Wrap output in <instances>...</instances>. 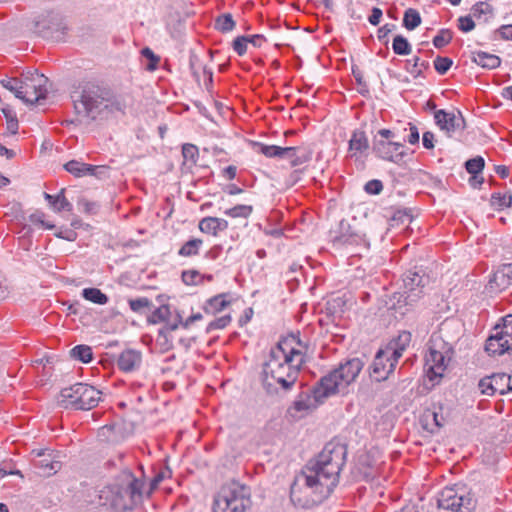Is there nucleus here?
I'll use <instances>...</instances> for the list:
<instances>
[{"instance_id":"1","label":"nucleus","mask_w":512,"mask_h":512,"mask_svg":"<svg viewBox=\"0 0 512 512\" xmlns=\"http://www.w3.org/2000/svg\"><path fill=\"white\" fill-rule=\"evenodd\" d=\"M347 448L329 442L315 459L296 475L290 487V500L295 507L310 509L327 499L339 482L346 462Z\"/></svg>"},{"instance_id":"14","label":"nucleus","mask_w":512,"mask_h":512,"mask_svg":"<svg viewBox=\"0 0 512 512\" xmlns=\"http://www.w3.org/2000/svg\"><path fill=\"white\" fill-rule=\"evenodd\" d=\"M474 508L475 500L466 485L450 487V512H472Z\"/></svg>"},{"instance_id":"59","label":"nucleus","mask_w":512,"mask_h":512,"mask_svg":"<svg viewBox=\"0 0 512 512\" xmlns=\"http://www.w3.org/2000/svg\"><path fill=\"white\" fill-rule=\"evenodd\" d=\"M434 120L442 130L448 129V112L445 109L435 110Z\"/></svg>"},{"instance_id":"22","label":"nucleus","mask_w":512,"mask_h":512,"mask_svg":"<svg viewBox=\"0 0 512 512\" xmlns=\"http://www.w3.org/2000/svg\"><path fill=\"white\" fill-rule=\"evenodd\" d=\"M289 152H284L283 159L290 161L291 167H297L312 159V151L305 147H285Z\"/></svg>"},{"instance_id":"53","label":"nucleus","mask_w":512,"mask_h":512,"mask_svg":"<svg viewBox=\"0 0 512 512\" xmlns=\"http://www.w3.org/2000/svg\"><path fill=\"white\" fill-rule=\"evenodd\" d=\"M396 29V25L392 23H387L380 27L377 32L378 40L383 43L384 45H387L389 42L388 35Z\"/></svg>"},{"instance_id":"40","label":"nucleus","mask_w":512,"mask_h":512,"mask_svg":"<svg viewBox=\"0 0 512 512\" xmlns=\"http://www.w3.org/2000/svg\"><path fill=\"white\" fill-rule=\"evenodd\" d=\"M236 26L235 21L232 18V15L229 13L222 14L216 18L215 28L222 32L227 33L232 31Z\"/></svg>"},{"instance_id":"43","label":"nucleus","mask_w":512,"mask_h":512,"mask_svg":"<svg viewBox=\"0 0 512 512\" xmlns=\"http://www.w3.org/2000/svg\"><path fill=\"white\" fill-rule=\"evenodd\" d=\"M141 55L142 57L148 60V63L146 64L147 71L153 72L158 68L160 63V57L156 55L152 51V49H150L149 47H144L141 50Z\"/></svg>"},{"instance_id":"38","label":"nucleus","mask_w":512,"mask_h":512,"mask_svg":"<svg viewBox=\"0 0 512 512\" xmlns=\"http://www.w3.org/2000/svg\"><path fill=\"white\" fill-rule=\"evenodd\" d=\"M393 52L396 55L406 56L411 54L412 47L409 41L402 35H397L393 39L392 43Z\"/></svg>"},{"instance_id":"21","label":"nucleus","mask_w":512,"mask_h":512,"mask_svg":"<svg viewBox=\"0 0 512 512\" xmlns=\"http://www.w3.org/2000/svg\"><path fill=\"white\" fill-rule=\"evenodd\" d=\"M443 405L434 404L431 409H427L423 415V421L425 422V428L433 425L430 429L432 433L440 428L444 427L447 421V414L445 413Z\"/></svg>"},{"instance_id":"63","label":"nucleus","mask_w":512,"mask_h":512,"mask_svg":"<svg viewBox=\"0 0 512 512\" xmlns=\"http://www.w3.org/2000/svg\"><path fill=\"white\" fill-rule=\"evenodd\" d=\"M223 251V247L220 244H216L212 246L206 253L204 254V258L215 261L217 260Z\"/></svg>"},{"instance_id":"20","label":"nucleus","mask_w":512,"mask_h":512,"mask_svg":"<svg viewBox=\"0 0 512 512\" xmlns=\"http://www.w3.org/2000/svg\"><path fill=\"white\" fill-rule=\"evenodd\" d=\"M142 365V353L135 349L122 351L117 359L118 368L126 373L138 370Z\"/></svg>"},{"instance_id":"50","label":"nucleus","mask_w":512,"mask_h":512,"mask_svg":"<svg viewBox=\"0 0 512 512\" xmlns=\"http://www.w3.org/2000/svg\"><path fill=\"white\" fill-rule=\"evenodd\" d=\"M65 189H61L58 193L57 203L54 206L55 212H61V211H72L73 205L67 200L65 197Z\"/></svg>"},{"instance_id":"35","label":"nucleus","mask_w":512,"mask_h":512,"mask_svg":"<svg viewBox=\"0 0 512 512\" xmlns=\"http://www.w3.org/2000/svg\"><path fill=\"white\" fill-rule=\"evenodd\" d=\"M72 358L79 360L83 363H89L93 359L92 348L88 345H76L70 351Z\"/></svg>"},{"instance_id":"16","label":"nucleus","mask_w":512,"mask_h":512,"mask_svg":"<svg viewBox=\"0 0 512 512\" xmlns=\"http://www.w3.org/2000/svg\"><path fill=\"white\" fill-rule=\"evenodd\" d=\"M388 355L383 348L379 349L370 366V374L377 382L387 380L398 364V362H392V358Z\"/></svg>"},{"instance_id":"33","label":"nucleus","mask_w":512,"mask_h":512,"mask_svg":"<svg viewBox=\"0 0 512 512\" xmlns=\"http://www.w3.org/2000/svg\"><path fill=\"white\" fill-rule=\"evenodd\" d=\"M493 381V389L495 393H499L501 395L511 391L510 375L506 373H495L491 375Z\"/></svg>"},{"instance_id":"2","label":"nucleus","mask_w":512,"mask_h":512,"mask_svg":"<svg viewBox=\"0 0 512 512\" xmlns=\"http://www.w3.org/2000/svg\"><path fill=\"white\" fill-rule=\"evenodd\" d=\"M304 364V351L282 344L272 347L262 364L261 384L269 396H282L294 387L300 368Z\"/></svg>"},{"instance_id":"54","label":"nucleus","mask_w":512,"mask_h":512,"mask_svg":"<svg viewBox=\"0 0 512 512\" xmlns=\"http://www.w3.org/2000/svg\"><path fill=\"white\" fill-rule=\"evenodd\" d=\"M383 190V183L378 179L369 180L364 185V191L370 195H378Z\"/></svg>"},{"instance_id":"56","label":"nucleus","mask_w":512,"mask_h":512,"mask_svg":"<svg viewBox=\"0 0 512 512\" xmlns=\"http://www.w3.org/2000/svg\"><path fill=\"white\" fill-rule=\"evenodd\" d=\"M1 84L4 88L17 95H21L20 80L16 78L2 79Z\"/></svg>"},{"instance_id":"31","label":"nucleus","mask_w":512,"mask_h":512,"mask_svg":"<svg viewBox=\"0 0 512 512\" xmlns=\"http://www.w3.org/2000/svg\"><path fill=\"white\" fill-rule=\"evenodd\" d=\"M64 169L75 177L87 176L89 171L94 170L91 164H87L78 160H70L64 164Z\"/></svg>"},{"instance_id":"7","label":"nucleus","mask_w":512,"mask_h":512,"mask_svg":"<svg viewBox=\"0 0 512 512\" xmlns=\"http://www.w3.org/2000/svg\"><path fill=\"white\" fill-rule=\"evenodd\" d=\"M448 343L443 336V329L433 332L429 341V353L425 357V371L429 381L437 384L444 377L447 365Z\"/></svg>"},{"instance_id":"45","label":"nucleus","mask_w":512,"mask_h":512,"mask_svg":"<svg viewBox=\"0 0 512 512\" xmlns=\"http://www.w3.org/2000/svg\"><path fill=\"white\" fill-rule=\"evenodd\" d=\"M153 306L151 300L147 297H139L129 300V307L135 313H143L144 309H150Z\"/></svg>"},{"instance_id":"39","label":"nucleus","mask_w":512,"mask_h":512,"mask_svg":"<svg viewBox=\"0 0 512 512\" xmlns=\"http://www.w3.org/2000/svg\"><path fill=\"white\" fill-rule=\"evenodd\" d=\"M421 24L420 13L413 8H409L404 12L403 26L407 30H414Z\"/></svg>"},{"instance_id":"15","label":"nucleus","mask_w":512,"mask_h":512,"mask_svg":"<svg viewBox=\"0 0 512 512\" xmlns=\"http://www.w3.org/2000/svg\"><path fill=\"white\" fill-rule=\"evenodd\" d=\"M402 148L403 144L394 140L373 141L372 143V150L376 157L395 164H400L406 155Z\"/></svg>"},{"instance_id":"3","label":"nucleus","mask_w":512,"mask_h":512,"mask_svg":"<svg viewBox=\"0 0 512 512\" xmlns=\"http://www.w3.org/2000/svg\"><path fill=\"white\" fill-rule=\"evenodd\" d=\"M145 481L130 470L122 471L114 481L100 492L102 504L114 512H127L143 502Z\"/></svg>"},{"instance_id":"23","label":"nucleus","mask_w":512,"mask_h":512,"mask_svg":"<svg viewBox=\"0 0 512 512\" xmlns=\"http://www.w3.org/2000/svg\"><path fill=\"white\" fill-rule=\"evenodd\" d=\"M320 402L317 401L313 394V389L310 394H300L296 400L293 402L292 406L289 408V413L293 417H298L296 413H306L311 409L315 408L317 404Z\"/></svg>"},{"instance_id":"13","label":"nucleus","mask_w":512,"mask_h":512,"mask_svg":"<svg viewBox=\"0 0 512 512\" xmlns=\"http://www.w3.org/2000/svg\"><path fill=\"white\" fill-rule=\"evenodd\" d=\"M331 242L334 248L344 246L369 247V241L366 239L365 234L352 229L350 224L344 219L339 222L338 229L332 232Z\"/></svg>"},{"instance_id":"11","label":"nucleus","mask_w":512,"mask_h":512,"mask_svg":"<svg viewBox=\"0 0 512 512\" xmlns=\"http://www.w3.org/2000/svg\"><path fill=\"white\" fill-rule=\"evenodd\" d=\"M67 31L63 17L56 13L41 15L34 21V32L44 39L62 41Z\"/></svg>"},{"instance_id":"41","label":"nucleus","mask_w":512,"mask_h":512,"mask_svg":"<svg viewBox=\"0 0 512 512\" xmlns=\"http://www.w3.org/2000/svg\"><path fill=\"white\" fill-rule=\"evenodd\" d=\"M428 66L429 64L427 61H421L417 56L406 61V70L414 77L420 76L422 71L428 68Z\"/></svg>"},{"instance_id":"8","label":"nucleus","mask_w":512,"mask_h":512,"mask_svg":"<svg viewBox=\"0 0 512 512\" xmlns=\"http://www.w3.org/2000/svg\"><path fill=\"white\" fill-rule=\"evenodd\" d=\"M249 502V490L246 486L233 483L223 488L216 497L213 512H245Z\"/></svg>"},{"instance_id":"46","label":"nucleus","mask_w":512,"mask_h":512,"mask_svg":"<svg viewBox=\"0 0 512 512\" xmlns=\"http://www.w3.org/2000/svg\"><path fill=\"white\" fill-rule=\"evenodd\" d=\"M182 155L186 161H189L191 164H196L199 157V150L194 144H184L182 146Z\"/></svg>"},{"instance_id":"6","label":"nucleus","mask_w":512,"mask_h":512,"mask_svg":"<svg viewBox=\"0 0 512 512\" xmlns=\"http://www.w3.org/2000/svg\"><path fill=\"white\" fill-rule=\"evenodd\" d=\"M102 392L86 383H75L60 392V404L66 409L90 410L98 405Z\"/></svg>"},{"instance_id":"37","label":"nucleus","mask_w":512,"mask_h":512,"mask_svg":"<svg viewBox=\"0 0 512 512\" xmlns=\"http://www.w3.org/2000/svg\"><path fill=\"white\" fill-rule=\"evenodd\" d=\"M170 315V307L168 305H162L151 311V314L147 317V321L151 324L166 322L170 318Z\"/></svg>"},{"instance_id":"30","label":"nucleus","mask_w":512,"mask_h":512,"mask_svg":"<svg viewBox=\"0 0 512 512\" xmlns=\"http://www.w3.org/2000/svg\"><path fill=\"white\" fill-rule=\"evenodd\" d=\"M203 245V240L200 238H191L187 240L178 250V255L181 257H194L199 255L200 249Z\"/></svg>"},{"instance_id":"52","label":"nucleus","mask_w":512,"mask_h":512,"mask_svg":"<svg viewBox=\"0 0 512 512\" xmlns=\"http://www.w3.org/2000/svg\"><path fill=\"white\" fill-rule=\"evenodd\" d=\"M448 486L443 487L435 496V503L437 510H448Z\"/></svg>"},{"instance_id":"51","label":"nucleus","mask_w":512,"mask_h":512,"mask_svg":"<svg viewBox=\"0 0 512 512\" xmlns=\"http://www.w3.org/2000/svg\"><path fill=\"white\" fill-rule=\"evenodd\" d=\"M512 196L511 195H501L500 193H495L491 197V204L494 207L499 209L504 207L511 206Z\"/></svg>"},{"instance_id":"42","label":"nucleus","mask_w":512,"mask_h":512,"mask_svg":"<svg viewBox=\"0 0 512 512\" xmlns=\"http://www.w3.org/2000/svg\"><path fill=\"white\" fill-rule=\"evenodd\" d=\"M182 282L187 286L201 285V273L195 269L184 270L181 273Z\"/></svg>"},{"instance_id":"4","label":"nucleus","mask_w":512,"mask_h":512,"mask_svg":"<svg viewBox=\"0 0 512 512\" xmlns=\"http://www.w3.org/2000/svg\"><path fill=\"white\" fill-rule=\"evenodd\" d=\"M81 105L85 115L95 120L103 112L124 113L128 104L124 96L116 95L106 85L98 82H86L82 86L80 100L75 101V108Z\"/></svg>"},{"instance_id":"36","label":"nucleus","mask_w":512,"mask_h":512,"mask_svg":"<svg viewBox=\"0 0 512 512\" xmlns=\"http://www.w3.org/2000/svg\"><path fill=\"white\" fill-rule=\"evenodd\" d=\"M466 128L465 119L459 109H453L450 111V134L458 133L461 134Z\"/></svg>"},{"instance_id":"26","label":"nucleus","mask_w":512,"mask_h":512,"mask_svg":"<svg viewBox=\"0 0 512 512\" xmlns=\"http://www.w3.org/2000/svg\"><path fill=\"white\" fill-rule=\"evenodd\" d=\"M226 297L227 294L221 293L209 298L203 306L204 312L208 315H215L223 311L230 304Z\"/></svg>"},{"instance_id":"25","label":"nucleus","mask_w":512,"mask_h":512,"mask_svg":"<svg viewBox=\"0 0 512 512\" xmlns=\"http://www.w3.org/2000/svg\"><path fill=\"white\" fill-rule=\"evenodd\" d=\"M250 145L256 153L262 154L267 158L283 159L284 152H289L285 147L268 145L258 141H251Z\"/></svg>"},{"instance_id":"32","label":"nucleus","mask_w":512,"mask_h":512,"mask_svg":"<svg viewBox=\"0 0 512 512\" xmlns=\"http://www.w3.org/2000/svg\"><path fill=\"white\" fill-rule=\"evenodd\" d=\"M81 295L85 300L98 305H105L109 301V297L105 293L94 287L84 288Z\"/></svg>"},{"instance_id":"18","label":"nucleus","mask_w":512,"mask_h":512,"mask_svg":"<svg viewBox=\"0 0 512 512\" xmlns=\"http://www.w3.org/2000/svg\"><path fill=\"white\" fill-rule=\"evenodd\" d=\"M512 285V263L501 265L489 279L486 291L495 295L505 291Z\"/></svg>"},{"instance_id":"12","label":"nucleus","mask_w":512,"mask_h":512,"mask_svg":"<svg viewBox=\"0 0 512 512\" xmlns=\"http://www.w3.org/2000/svg\"><path fill=\"white\" fill-rule=\"evenodd\" d=\"M369 141L365 131L356 129L348 141L346 158L353 161L357 170H364L368 156Z\"/></svg>"},{"instance_id":"34","label":"nucleus","mask_w":512,"mask_h":512,"mask_svg":"<svg viewBox=\"0 0 512 512\" xmlns=\"http://www.w3.org/2000/svg\"><path fill=\"white\" fill-rule=\"evenodd\" d=\"M472 15L479 21V23H486L493 16V8L486 2H479L473 6Z\"/></svg>"},{"instance_id":"47","label":"nucleus","mask_w":512,"mask_h":512,"mask_svg":"<svg viewBox=\"0 0 512 512\" xmlns=\"http://www.w3.org/2000/svg\"><path fill=\"white\" fill-rule=\"evenodd\" d=\"M230 322H231L230 315H223L219 318H216L207 325L206 333H210L214 330L224 329L225 327H227L230 324Z\"/></svg>"},{"instance_id":"28","label":"nucleus","mask_w":512,"mask_h":512,"mask_svg":"<svg viewBox=\"0 0 512 512\" xmlns=\"http://www.w3.org/2000/svg\"><path fill=\"white\" fill-rule=\"evenodd\" d=\"M37 455L40 459L35 461V466L42 470L44 474H55L61 468V463L53 460L50 455H45L42 452H39Z\"/></svg>"},{"instance_id":"58","label":"nucleus","mask_w":512,"mask_h":512,"mask_svg":"<svg viewBox=\"0 0 512 512\" xmlns=\"http://www.w3.org/2000/svg\"><path fill=\"white\" fill-rule=\"evenodd\" d=\"M114 425H105L101 427L98 431V438L101 441L105 442H113L115 440L114 434Z\"/></svg>"},{"instance_id":"64","label":"nucleus","mask_w":512,"mask_h":512,"mask_svg":"<svg viewBox=\"0 0 512 512\" xmlns=\"http://www.w3.org/2000/svg\"><path fill=\"white\" fill-rule=\"evenodd\" d=\"M434 67L439 74L448 72V57H438L434 61Z\"/></svg>"},{"instance_id":"49","label":"nucleus","mask_w":512,"mask_h":512,"mask_svg":"<svg viewBox=\"0 0 512 512\" xmlns=\"http://www.w3.org/2000/svg\"><path fill=\"white\" fill-rule=\"evenodd\" d=\"M391 221L397 224L411 223V211L407 209H397L391 216Z\"/></svg>"},{"instance_id":"5","label":"nucleus","mask_w":512,"mask_h":512,"mask_svg":"<svg viewBox=\"0 0 512 512\" xmlns=\"http://www.w3.org/2000/svg\"><path fill=\"white\" fill-rule=\"evenodd\" d=\"M363 367L364 362L360 358H351L340 362L336 368L322 376L315 384L313 387L315 399L323 402L341 389H345L356 380Z\"/></svg>"},{"instance_id":"19","label":"nucleus","mask_w":512,"mask_h":512,"mask_svg":"<svg viewBox=\"0 0 512 512\" xmlns=\"http://www.w3.org/2000/svg\"><path fill=\"white\" fill-rule=\"evenodd\" d=\"M412 340V335L409 331H401L399 334L392 338L387 345L383 348L389 357L392 358V362H399L403 352L409 347Z\"/></svg>"},{"instance_id":"48","label":"nucleus","mask_w":512,"mask_h":512,"mask_svg":"<svg viewBox=\"0 0 512 512\" xmlns=\"http://www.w3.org/2000/svg\"><path fill=\"white\" fill-rule=\"evenodd\" d=\"M286 347L287 350H290L291 347H294L296 349H301L304 351V356L306 355L307 347L304 345L300 339L299 334H292L290 335L283 343H281Z\"/></svg>"},{"instance_id":"61","label":"nucleus","mask_w":512,"mask_h":512,"mask_svg":"<svg viewBox=\"0 0 512 512\" xmlns=\"http://www.w3.org/2000/svg\"><path fill=\"white\" fill-rule=\"evenodd\" d=\"M396 137L395 132H393L390 129H380L377 134L375 135L373 141H391L394 140Z\"/></svg>"},{"instance_id":"9","label":"nucleus","mask_w":512,"mask_h":512,"mask_svg":"<svg viewBox=\"0 0 512 512\" xmlns=\"http://www.w3.org/2000/svg\"><path fill=\"white\" fill-rule=\"evenodd\" d=\"M48 78L37 71H28L20 79L21 95L17 98L26 104H35L46 98Z\"/></svg>"},{"instance_id":"44","label":"nucleus","mask_w":512,"mask_h":512,"mask_svg":"<svg viewBox=\"0 0 512 512\" xmlns=\"http://www.w3.org/2000/svg\"><path fill=\"white\" fill-rule=\"evenodd\" d=\"M253 211V207L250 205H236L230 209H227L224 213L232 218H248Z\"/></svg>"},{"instance_id":"55","label":"nucleus","mask_w":512,"mask_h":512,"mask_svg":"<svg viewBox=\"0 0 512 512\" xmlns=\"http://www.w3.org/2000/svg\"><path fill=\"white\" fill-rule=\"evenodd\" d=\"M478 387L481 391V394H483V395L492 396L495 394L491 376H486V377L482 378L479 381Z\"/></svg>"},{"instance_id":"60","label":"nucleus","mask_w":512,"mask_h":512,"mask_svg":"<svg viewBox=\"0 0 512 512\" xmlns=\"http://www.w3.org/2000/svg\"><path fill=\"white\" fill-rule=\"evenodd\" d=\"M157 341L166 350L172 349L173 347L172 340L169 337V332H167L165 329H159Z\"/></svg>"},{"instance_id":"27","label":"nucleus","mask_w":512,"mask_h":512,"mask_svg":"<svg viewBox=\"0 0 512 512\" xmlns=\"http://www.w3.org/2000/svg\"><path fill=\"white\" fill-rule=\"evenodd\" d=\"M473 61L486 69H495L501 63V60L497 55L483 51L473 52Z\"/></svg>"},{"instance_id":"62","label":"nucleus","mask_w":512,"mask_h":512,"mask_svg":"<svg viewBox=\"0 0 512 512\" xmlns=\"http://www.w3.org/2000/svg\"><path fill=\"white\" fill-rule=\"evenodd\" d=\"M458 21V27L463 32H469L475 27V22L470 16L460 17Z\"/></svg>"},{"instance_id":"24","label":"nucleus","mask_w":512,"mask_h":512,"mask_svg":"<svg viewBox=\"0 0 512 512\" xmlns=\"http://www.w3.org/2000/svg\"><path fill=\"white\" fill-rule=\"evenodd\" d=\"M198 227L203 233L217 236L220 231L228 228V221L218 217H205L200 220Z\"/></svg>"},{"instance_id":"57","label":"nucleus","mask_w":512,"mask_h":512,"mask_svg":"<svg viewBox=\"0 0 512 512\" xmlns=\"http://www.w3.org/2000/svg\"><path fill=\"white\" fill-rule=\"evenodd\" d=\"M248 38L246 36H238L233 41V49L239 55L243 56L247 52Z\"/></svg>"},{"instance_id":"29","label":"nucleus","mask_w":512,"mask_h":512,"mask_svg":"<svg viewBox=\"0 0 512 512\" xmlns=\"http://www.w3.org/2000/svg\"><path fill=\"white\" fill-rule=\"evenodd\" d=\"M485 166V161L483 157L476 156L472 159H469L465 163V168L471 177L469 179V183L472 187H476L475 181L478 179V174H481Z\"/></svg>"},{"instance_id":"10","label":"nucleus","mask_w":512,"mask_h":512,"mask_svg":"<svg viewBox=\"0 0 512 512\" xmlns=\"http://www.w3.org/2000/svg\"><path fill=\"white\" fill-rule=\"evenodd\" d=\"M485 350L489 355H503L512 351V315L503 318L502 326L494 327V333L486 340Z\"/></svg>"},{"instance_id":"17","label":"nucleus","mask_w":512,"mask_h":512,"mask_svg":"<svg viewBox=\"0 0 512 512\" xmlns=\"http://www.w3.org/2000/svg\"><path fill=\"white\" fill-rule=\"evenodd\" d=\"M403 283L407 293L406 298L414 301L423 293V288L429 283V277L423 270L415 268L404 274Z\"/></svg>"}]
</instances>
